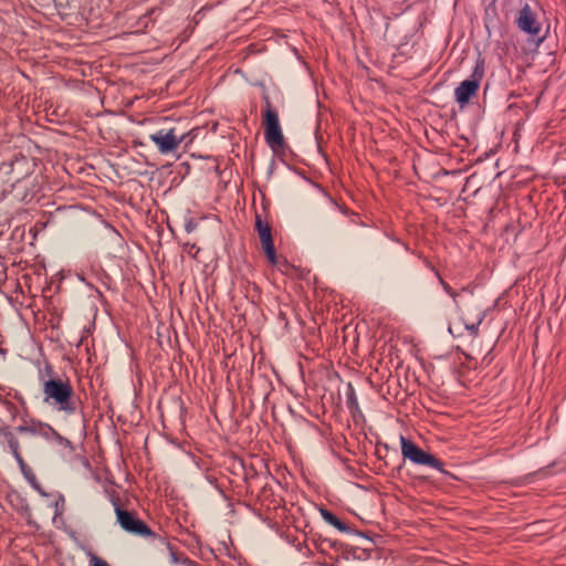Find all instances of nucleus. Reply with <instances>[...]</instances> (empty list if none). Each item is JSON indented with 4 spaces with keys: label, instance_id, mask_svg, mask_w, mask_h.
I'll return each instance as SVG.
<instances>
[{
    "label": "nucleus",
    "instance_id": "f257e3e1",
    "mask_svg": "<svg viewBox=\"0 0 566 566\" xmlns=\"http://www.w3.org/2000/svg\"><path fill=\"white\" fill-rule=\"evenodd\" d=\"M457 305L461 312L459 321L449 325V332L453 336H461L462 329L469 332L474 337L478 334V327L484 317V306L482 298L475 296L471 291L464 289L458 295Z\"/></svg>",
    "mask_w": 566,
    "mask_h": 566
},
{
    "label": "nucleus",
    "instance_id": "f03ea898",
    "mask_svg": "<svg viewBox=\"0 0 566 566\" xmlns=\"http://www.w3.org/2000/svg\"><path fill=\"white\" fill-rule=\"evenodd\" d=\"M44 401H52L60 411L72 415L76 411V399L72 385L61 378L49 379L43 385Z\"/></svg>",
    "mask_w": 566,
    "mask_h": 566
},
{
    "label": "nucleus",
    "instance_id": "7ed1b4c3",
    "mask_svg": "<svg viewBox=\"0 0 566 566\" xmlns=\"http://www.w3.org/2000/svg\"><path fill=\"white\" fill-rule=\"evenodd\" d=\"M265 107L263 109L264 138L269 147L276 151L284 145V136L281 129L277 112L272 107L268 96L264 97Z\"/></svg>",
    "mask_w": 566,
    "mask_h": 566
},
{
    "label": "nucleus",
    "instance_id": "20e7f679",
    "mask_svg": "<svg viewBox=\"0 0 566 566\" xmlns=\"http://www.w3.org/2000/svg\"><path fill=\"white\" fill-rule=\"evenodd\" d=\"M112 503L115 507L117 522L124 531L143 537H150L155 535L147 524L139 520L133 512L123 510L119 506L118 497H112Z\"/></svg>",
    "mask_w": 566,
    "mask_h": 566
},
{
    "label": "nucleus",
    "instance_id": "39448f33",
    "mask_svg": "<svg viewBox=\"0 0 566 566\" xmlns=\"http://www.w3.org/2000/svg\"><path fill=\"white\" fill-rule=\"evenodd\" d=\"M401 453L403 458L410 460L416 464H423L436 470L442 471V462L430 453H427L420 449L416 443L406 439L403 436L400 437Z\"/></svg>",
    "mask_w": 566,
    "mask_h": 566
},
{
    "label": "nucleus",
    "instance_id": "423d86ee",
    "mask_svg": "<svg viewBox=\"0 0 566 566\" xmlns=\"http://www.w3.org/2000/svg\"><path fill=\"white\" fill-rule=\"evenodd\" d=\"M189 134H177L176 128L159 129L149 136L150 140L157 146L160 154H169L179 147L186 140Z\"/></svg>",
    "mask_w": 566,
    "mask_h": 566
},
{
    "label": "nucleus",
    "instance_id": "0eeeda50",
    "mask_svg": "<svg viewBox=\"0 0 566 566\" xmlns=\"http://www.w3.org/2000/svg\"><path fill=\"white\" fill-rule=\"evenodd\" d=\"M516 24L521 31L527 33L538 42L544 40V36L541 35L542 24L538 21L536 13L528 4H524L518 11Z\"/></svg>",
    "mask_w": 566,
    "mask_h": 566
},
{
    "label": "nucleus",
    "instance_id": "6e6552de",
    "mask_svg": "<svg viewBox=\"0 0 566 566\" xmlns=\"http://www.w3.org/2000/svg\"><path fill=\"white\" fill-rule=\"evenodd\" d=\"M255 230L258 231L262 249L266 255V259L271 264L277 263V255L272 239L271 227L268 222L263 221L260 216L255 218Z\"/></svg>",
    "mask_w": 566,
    "mask_h": 566
},
{
    "label": "nucleus",
    "instance_id": "1a4fd4ad",
    "mask_svg": "<svg viewBox=\"0 0 566 566\" xmlns=\"http://www.w3.org/2000/svg\"><path fill=\"white\" fill-rule=\"evenodd\" d=\"M479 83L475 80H464L454 90V97L457 103L463 107L467 105L472 96H474L479 90Z\"/></svg>",
    "mask_w": 566,
    "mask_h": 566
},
{
    "label": "nucleus",
    "instance_id": "9d476101",
    "mask_svg": "<svg viewBox=\"0 0 566 566\" xmlns=\"http://www.w3.org/2000/svg\"><path fill=\"white\" fill-rule=\"evenodd\" d=\"M20 430L28 431L31 433H39L46 439L54 437L59 440H62V437L51 426L44 423H38L36 426L32 427H20Z\"/></svg>",
    "mask_w": 566,
    "mask_h": 566
},
{
    "label": "nucleus",
    "instance_id": "9b49d317",
    "mask_svg": "<svg viewBox=\"0 0 566 566\" xmlns=\"http://www.w3.org/2000/svg\"><path fill=\"white\" fill-rule=\"evenodd\" d=\"M19 468L21 470V473L25 478V480L34 488L36 491H41L40 484L38 482V479L32 471V469L24 462L23 458L17 460Z\"/></svg>",
    "mask_w": 566,
    "mask_h": 566
},
{
    "label": "nucleus",
    "instance_id": "f8f14e48",
    "mask_svg": "<svg viewBox=\"0 0 566 566\" xmlns=\"http://www.w3.org/2000/svg\"><path fill=\"white\" fill-rule=\"evenodd\" d=\"M322 516H323L325 522H327L329 525L336 527L338 531H340V532H348L349 528L346 525V523L340 521L334 513H332V512H329L327 510H323L322 511Z\"/></svg>",
    "mask_w": 566,
    "mask_h": 566
},
{
    "label": "nucleus",
    "instance_id": "ddd939ff",
    "mask_svg": "<svg viewBox=\"0 0 566 566\" xmlns=\"http://www.w3.org/2000/svg\"><path fill=\"white\" fill-rule=\"evenodd\" d=\"M8 444H9V448L14 457L15 460H19L22 458L19 449H20V443L18 441V439L12 434V433H9L8 436Z\"/></svg>",
    "mask_w": 566,
    "mask_h": 566
},
{
    "label": "nucleus",
    "instance_id": "4468645a",
    "mask_svg": "<svg viewBox=\"0 0 566 566\" xmlns=\"http://www.w3.org/2000/svg\"><path fill=\"white\" fill-rule=\"evenodd\" d=\"M504 235H505V241L506 242H510L511 238L513 239V241L516 239L517 237V226L515 224H507L504 229Z\"/></svg>",
    "mask_w": 566,
    "mask_h": 566
},
{
    "label": "nucleus",
    "instance_id": "2eb2a0df",
    "mask_svg": "<svg viewBox=\"0 0 566 566\" xmlns=\"http://www.w3.org/2000/svg\"><path fill=\"white\" fill-rule=\"evenodd\" d=\"M90 566H109L104 559L99 558L92 552H88Z\"/></svg>",
    "mask_w": 566,
    "mask_h": 566
},
{
    "label": "nucleus",
    "instance_id": "dca6fc26",
    "mask_svg": "<svg viewBox=\"0 0 566 566\" xmlns=\"http://www.w3.org/2000/svg\"><path fill=\"white\" fill-rule=\"evenodd\" d=\"M483 76V64L476 63V66L469 80H475L479 84Z\"/></svg>",
    "mask_w": 566,
    "mask_h": 566
},
{
    "label": "nucleus",
    "instance_id": "f3484780",
    "mask_svg": "<svg viewBox=\"0 0 566 566\" xmlns=\"http://www.w3.org/2000/svg\"><path fill=\"white\" fill-rule=\"evenodd\" d=\"M523 3V0H504L503 7L506 10H514L518 7H521Z\"/></svg>",
    "mask_w": 566,
    "mask_h": 566
},
{
    "label": "nucleus",
    "instance_id": "a211bd4d",
    "mask_svg": "<svg viewBox=\"0 0 566 566\" xmlns=\"http://www.w3.org/2000/svg\"><path fill=\"white\" fill-rule=\"evenodd\" d=\"M439 280H440V282H441V284H442V286H443L444 291H446L448 294H450V295L453 297L454 302L457 303V300H458V296H457V295H458L459 293H455V292L452 290V287H451L448 283H446L441 277H439Z\"/></svg>",
    "mask_w": 566,
    "mask_h": 566
},
{
    "label": "nucleus",
    "instance_id": "6ab92c4d",
    "mask_svg": "<svg viewBox=\"0 0 566 566\" xmlns=\"http://www.w3.org/2000/svg\"><path fill=\"white\" fill-rule=\"evenodd\" d=\"M495 0H491L490 3L488 4L485 11H486V15H489L491 12H495V8L493 7Z\"/></svg>",
    "mask_w": 566,
    "mask_h": 566
},
{
    "label": "nucleus",
    "instance_id": "aec40b11",
    "mask_svg": "<svg viewBox=\"0 0 566 566\" xmlns=\"http://www.w3.org/2000/svg\"><path fill=\"white\" fill-rule=\"evenodd\" d=\"M193 252V255H197V253L199 252V249H196V245H191V250H189V253H192Z\"/></svg>",
    "mask_w": 566,
    "mask_h": 566
},
{
    "label": "nucleus",
    "instance_id": "412c9836",
    "mask_svg": "<svg viewBox=\"0 0 566 566\" xmlns=\"http://www.w3.org/2000/svg\"><path fill=\"white\" fill-rule=\"evenodd\" d=\"M193 252V255H197V253L199 252V249H196V245H191V250H189V253H192Z\"/></svg>",
    "mask_w": 566,
    "mask_h": 566
},
{
    "label": "nucleus",
    "instance_id": "4be33fe9",
    "mask_svg": "<svg viewBox=\"0 0 566 566\" xmlns=\"http://www.w3.org/2000/svg\"><path fill=\"white\" fill-rule=\"evenodd\" d=\"M193 252V255H197V253L199 252V249H196V245H191V250H189V253H192Z\"/></svg>",
    "mask_w": 566,
    "mask_h": 566
},
{
    "label": "nucleus",
    "instance_id": "5701e85b",
    "mask_svg": "<svg viewBox=\"0 0 566 566\" xmlns=\"http://www.w3.org/2000/svg\"><path fill=\"white\" fill-rule=\"evenodd\" d=\"M193 252V255H197V253L199 252V249H196V245H191V250H189V253H192Z\"/></svg>",
    "mask_w": 566,
    "mask_h": 566
},
{
    "label": "nucleus",
    "instance_id": "b1692460",
    "mask_svg": "<svg viewBox=\"0 0 566 566\" xmlns=\"http://www.w3.org/2000/svg\"><path fill=\"white\" fill-rule=\"evenodd\" d=\"M193 252V255H197V253L199 252V249H196V245H191V250H189V253H192Z\"/></svg>",
    "mask_w": 566,
    "mask_h": 566
},
{
    "label": "nucleus",
    "instance_id": "393cba45",
    "mask_svg": "<svg viewBox=\"0 0 566 566\" xmlns=\"http://www.w3.org/2000/svg\"><path fill=\"white\" fill-rule=\"evenodd\" d=\"M186 563L189 565V566H196V563L190 560V559H186Z\"/></svg>",
    "mask_w": 566,
    "mask_h": 566
}]
</instances>
